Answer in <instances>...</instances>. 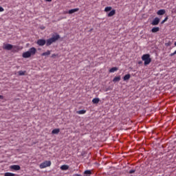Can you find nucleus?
Masks as SVG:
<instances>
[{
	"label": "nucleus",
	"mask_w": 176,
	"mask_h": 176,
	"mask_svg": "<svg viewBox=\"0 0 176 176\" xmlns=\"http://www.w3.org/2000/svg\"><path fill=\"white\" fill-rule=\"evenodd\" d=\"M166 14V10H159L157 12V14L158 16H163V14Z\"/></svg>",
	"instance_id": "9"
},
{
	"label": "nucleus",
	"mask_w": 176,
	"mask_h": 176,
	"mask_svg": "<svg viewBox=\"0 0 176 176\" xmlns=\"http://www.w3.org/2000/svg\"><path fill=\"white\" fill-rule=\"evenodd\" d=\"M60 39V35L56 34V36H53L52 38L47 39L45 41L46 46H50L52 43H54L56 41H58Z\"/></svg>",
	"instance_id": "2"
},
{
	"label": "nucleus",
	"mask_w": 176,
	"mask_h": 176,
	"mask_svg": "<svg viewBox=\"0 0 176 176\" xmlns=\"http://www.w3.org/2000/svg\"><path fill=\"white\" fill-rule=\"evenodd\" d=\"M3 10H5V9H3L2 7H0V12H3Z\"/></svg>",
	"instance_id": "28"
},
{
	"label": "nucleus",
	"mask_w": 176,
	"mask_h": 176,
	"mask_svg": "<svg viewBox=\"0 0 176 176\" xmlns=\"http://www.w3.org/2000/svg\"><path fill=\"white\" fill-rule=\"evenodd\" d=\"M139 64H141V62H139Z\"/></svg>",
	"instance_id": "35"
},
{
	"label": "nucleus",
	"mask_w": 176,
	"mask_h": 176,
	"mask_svg": "<svg viewBox=\"0 0 176 176\" xmlns=\"http://www.w3.org/2000/svg\"><path fill=\"white\" fill-rule=\"evenodd\" d=\"M93 104H98L100 102V98H95L92 100Z\"/></svg>",
	"instance_id": "14"
},
{
	"label": "nucleus",
	"mask_w": 176,
	"mask_h": 176,
	"mask_svg": "<svg viewBox=\"0 0 176 176\" xmlns=\"http://www.w3.org/2000/svg\"><path fill=\"white\" fill-rule=\"evenodd\" d=\"M116 14V10H112L109 14H108V17H112V16H115Z\"/></svg>",
	"instance_id": "12"
},
{
	"label": "nucleus",
	"mask_w": 176,
	"mask_h": 176,
	"mask_svg": "<svg viewBox=\"0 0 176 176\" xmlns=\"http://www.w3.org/2000/svg\"><path fill=\"white\" fill-rule=\"evenodd\" d=\"M50 50H47L45 52H43V54H41V56H50Z\"/></svg>",
	"instance_id": "18"
},
{
	"label": "nucleus",
	"mask_w": 176,
	"mask_h": 176,
	"mask_svg": "<svg viewBox=\"0 0 176 176\" xmlns=\"http://www.w3.org/2000/svg\"><path fill=\"white\" fill-rule=\"evenodd\" d=\"M134 173H135V170H129V174H134Z\"/></svg>",
	"instance_id": "25"
},
{
	"label": "nucleus",
	"mask_w": 176,
	"mask_h": 176,
	"mask_svg": "<svg viewBox=\"0 0 176 176\" xmlns=\"http://www.w3.org/2000/svg\"><path fill=\"white\" fill-rule=\"evenodd\" d=\"M120 80V76H116L113 80V82H119Z\"/></svg>",
	"instance_id": "20"
},
{
	"label": "nucleus",
	"mask_w": 176,
	"mask_h": 176,
	"mask_svg": "<svg viewBox=\"0 0 176 176\" xmlns=\"http://www.w3.org/2000/svg\"><path fill=\"white\" fill-rule=\"evenodd\" d=\"M47 2H52V0H45Z\"/></svg>",
	"instance_id": "31"
},
{
	"label": "nucleus",
	"mask_w": 176,
	"mask_h": 176,
	"mask_svg": "<svg viewBox=\"0 0 176 176\" xmlns=\"http://www.w3.org/2000/svg\"><path fill=\"white\" fill-rule=\"evenodd\" d=\"M68 168H69V166L68 165H62L60 166V170H68Z\"/></svg>",
	"instance_id": "13"
},
{
	"label": "nucleus",
	"mask_w": 176,
	"mask_h": 176,
	"mask_svg": "<svg viewBox=\"0 0 176 176\" xmlns=\"http://www.w3.org/2000/svg\"><path fill=\"white\" fill-rule=\"evenodd\" d=\"M84 174H85L86 175H91V170H85V171L84 172Z\"/></svg>",
	"instance_id": "23"
},
{
	"label": "nucleus",
	"mask_w": 176,
	"mask_h": 176,
	"mask_svg": "<svg viewBox=\"0 0 176 176\" xmlns=\"http://www.w3.org/2000/svg\"><path fill=\"white\" fill-rule=\"evenodd\" d=\"M175 46H176V42L174 43Z\"/></svg>",
	"instance_id": "33"
},
{
	"label": "nucleus",
	"mask_w": 176,
	"mask_h": 176,
	"mask_svg": "<svg viewBox=\"0 0 176 176\" xmlns=\"http://www.w3.org/2000/svg\"><path fill=\"white\" fill-rule=\"evenodd\" d=\"M52 166V162L50 161H44L43 162H42L40 165L39 167L40 168H46V167H50Z\"/></svg>",
	"instance_id": "4"
},
{
	"label": "nucleus",
	"mask_w": 176,
	"mask_h": 176,
	"mask_svg": "<svg viewBox=\"0 0 176 176\" xmlns=\"http://www.w3.org/2000/svg\"><path fill=\"white\" fill-rule=\"evenodd\" d=\"M118 67H114L109 69V72L110 73L116 72V71H118Z\"/></svg>",
	"instance_id": "17"
},
{
	"label": "nucleus",
	"mask_w": 176,
	"mask_h": 176,
	"mask_svg": "<svg viewBox=\"0 0 176 176\" xmlns=\"http://www.w3.org/2000/svg\"><path fill=\"white\" fill-rule=\"evenodd\" d=\"M57 54H53L52 55V58H54V57H57Z\"/></svg>",
	"instance_id": "27"
},
{
	"label": "nucleus",
	"mask_w": 176,
	"mask_h": 176,
	"mask_svg": "<svg viewBox=\"0 0 176 176\" xmlns=\"http://www.w3.org/2000/svg\"><path fill=\"white\" fill-rule=\"evenodd\" d=\"M175 54H176V50L173 53L170 54V56L173 57V56H175Z\"/></svg>",
	"instance_id": "26"
},
{
	"label": "nucleus",
	"mask_w": 176,
	"mask_h": 176,
	"mask_svg": "<svg viewBox=\"0 0 176 176\" xmlns=\"http://www.w3.org/2000/svg\"><path fill=\"white\" fill-rule=\"evenodd\" d=\"M10 168L11 170V171H19V170H20V166L19 165H12L10 166Z\"/></svg>",
	"instance_id": "6"
},
{
	"label": "nucleus",
	"mask_w": 176,
	"mask_h": 176,
	"mask_svg": "<svg viewBox=\"0 0 176 176\" xmlns=\"http://www.w3.org/2000/svg\"><path fill=\"white\" fill-rule=\"evenodd\" d=\"M112 10V7H106L104 8V12H111Z\"/></svg>",
	"instance_id": "22"
},
{
	"label": "nucleus",
	"mask_w": 176,
	"mask_h": 176,
	"mask_svg": "<svg viewBox=\"0 0 176 176\" xmlns=\"http://www.w3.org/2000/svg\"><path fill=\"white\" fill-rule=\"evenodd\" d=\"M16 175L12 173H6L4 176H15Z\"/></svg>",
	"instance_id": "21"
},
{
	"label": "nucleus",
	"mask_w": 176,
	"mask_h": 176,
	"mask_svg": "<svg viewBox=\"0 0 176 176\" xmlns=\"http://www.w3.org/2000/svg\"><path fill=\"white\" fill-rule=\"evenodd\" d=\"M0 148H1V146H0Z\"/></svg>",
	"instance_id": "36"
},
{
	"label": "nucleus",
	"mask_w": 176,
	"mask_h": 176,
	"mask_svg": "<svg viewBox=\"0 0 176 176\" xmlns=\"http://www.w3.org/2000/svg\"><path fill=\"white\" fill-rule=\"evenodd\" d=\"M167 20H168V16L165 17V19L161 22V24H164Z\"/></svg>",
	"instance_id": "24"
},
{
	"label": "nucleus",
	"mask_w": 176,
	"mask_h": 176,
	"mask_svg": "<svg viewBox=\"0 0 176 176\" xmlns=\"http://www.w3.org/2000/svg\"><path fill=\"white\" fill-rule=\"evenodd\" d=\"M74 176H82V175H78V174H76Z\"/></svg>",
	"instance_id": "32"
},
{
	"label": "nucleus",
	"mask_w": 176,
	"mask_h": 176,
	"mask_svg": "<svg viewBox=\"0 0 176 176\" xmlns=\"http://www.w3.org/2000/svg\"><path fill=\"white\" fill-rule=\"evenodd\" d=\"M19 75L21 76H23V71H20L19 72Z\"/></svg>",
	"instance_id": "29"
},
{
	"label": "nucleus",
	"mask_w": 176,
	"mask_h": 176,
	"mask_svg": "<svg viewBox=\"0 0 176 176\" xmlns=\"http://www.w3.org/2000/svg\"><path fill=\"white\" fill-rule=\"evenodd\" d=\"M78 11H79V8H74V9H72V10H69L68 13H69V14H72L73 13H75Z\"/></svg>",
	"instance_id": "11"
},
{
	"label": "nucleus",
	"mask_w": 176,
	"mask_h": 176,
	"mask_svg": "<svg viewBox=\"0 0 176 176\" xmlns=\"http://www.w3.org/2000/svg\"><path fill=\"white\" fill-rule=\"evenodd\" d=\"M76 113H78V115H85V113H86V110L77 111Z\"/></svg>",
	"instance_id": "15"
},
{
	"label": "nucleus",
	"mask_w": 176,
	"mask_h": 176,
	"mask_svg": "<svg viewBox=\"0 0 176 176\" xmlns=\"http://www.w3.org/2000/svg\"><path fill=\"white\" fill-rule=\"evenodd\" d=\"M131 77V76H130V74H126L124 76L123 79H124V80H129V79H130Z\"/></svg>",
	"instance_id": "19"
},
{
	"label": "nucleus",
	"mask_w": 176,
	"mask_h": 176,
	"mask_svg": "<svg viewBox=\"0 0 176 176\" xmlns=\"http://www.w3.org/2000/svg\"><path fill=\"white\" fill-rule=\"evenodd\" d=\"M159 23H160V19L156 17L153 20L151 24L152 25H157Z\"/></svg>",
	"instance_id": "8"
},
{
	"label": "nucleus",
	"mask_w": 176,
	"mask_h": 176,
	"mask_svg": "<svg viewBox=\"0 0 176 176\" xmlns=\"http://www.w3.org/2000/svg\"><path fill=\"white\" fill-rule=\"evenodd\" d=\"M36 54V48L31 47L28 52L23 54V58H30L31 56H35Z\"/></svg>",
	"instance_id": "1"
},
{
	"label": "nucleus",
	"mask_w": 176,
	"mask_h": 176,
	"mask_svg": "<svg viewBox=\"0 0 176 176\" xmlns=\"http://www.w3.org/2000/svg\"><path fill=\"white\" fill-rule=\"evenodd\" d=\"M142 60L144 62V65H149V64H151L152 62V58H151V54H143L142 56Z\"/></svg>",
	"instance_id": "3"
},
{
	"label": "nucleus",
	"mask_w": 176,
	"mask_h": 176,
	"mask_svg": "<svg viewBox=\"0 0 176 176\" xmlns=\"http://www.w3.org/2000/svg\"><path fill=\"white\" fill-rule=\"evenodd\" d=\"M160 31V28L159 27H154L151 29V32L155 34V32H159Z\"/></svg>",
	"instance_id": "10"
},
{
	"label": "nucleus",
	"mask_w": 176,
	"mask_h": 176,
	"mask_svg": "<svg viewBox=\"0 0 176 176\" xmlns=\"http://www.w3.org/2000/svg\"><path fill=\"white\" fill-rule=\"evenodd\" d=\"M3 49L5 50H12L13 49V46L12 45V44H5L3 45Z\"/></svg>",
	"instance_id": "7"
},
{
	"label": "nucleus",
	"mask_w": 176,
	"mask_h": 176,
	"mask_svg": "<svg viewBox=\"0 0 176 176\" xmlns=\"http://www.w3.org/2000/svg\"><path fill=\"white\" fill-rule=\"evenodd\" d=\"M58 133H60V129H55L52 131V134H58Z\"/></svg>",
	"instance_id": "16"
},
{
	"label": "nucleus",
	"mask_w": 176,
	"mask_h": 176,
	"mask_svg": "<svg viewBox=\"0 0 176 176\" xmlns=\"http://www.w3.org/2000/svg\"><path fill=\"white\" fill-rule=\"evenodd\" d=\"M37 45L38 46H45V45H46V40H45V39H38L37 41Z\"/></svg>",
	"instance_id": "5"
},
{
	"label": "nucleus",
	"mask_w": 176,
	"mask_h": 176,
	"mask_svg": "<svg viewBox=\"0 0 176 176\" xmlns=\"http://www.w3.org/2000/svg\"><path fill=\"white\" fill-rule=\"evenodd\" d=\"M0 100H3V96L0 95Z\"/></svg>",
	"instance_id": "30"
},
{
	"label": "nucleus",
	"mask_w": 176,
	"mask_h": 176,
	"mask_svg": "<svg viewBox=\"0 0 176 176\" xmlns=\"http://www.w3.org/2000/svg\"><path fill=\"white\" fill-rule=\"evenodd\" d=\"M24 74H25V73H24V72H23V75H24Z\"/></svg>",
	"instance_id": "34"
}]
</instances>
